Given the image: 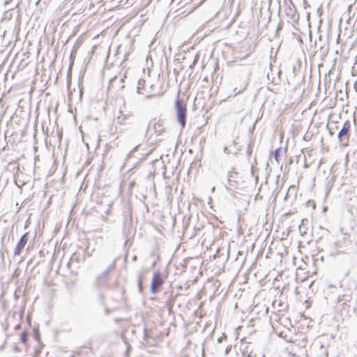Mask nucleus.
<instances>
[{
  "label": "nucleus",
  "instance_id": "2",
  "mask_svg": "<svg viewBox=\"0 0 357 357\" xmlns=\"http://www.w3.org/2000/svg\"><path fill=\"white\" fill-rule=\"evenodd\" d=\"M175 109L176 111V119L182 128L186 125L187 107L183 100H181L178 97L175 101Z\"/></svg>",
  "mask_w": 357,
  "mask_h": 357
},
{
  "label": "nucleus",
  "instance_id": "21",
  "mask_svg": "<svg viewBox=\"0 0 357 357\" xmlns=\"http://www.w3.org/2000/svg\"><path fill=\"white\" fill-rule=\"evenodd\" d=\"M131 349V346L130 344L127 345L126 354H128Z\"/></svg>",
  "mask_w": 357,
  "mask_h": 357
},
{
  "label": "nucleus",
  "instance_id": "12",
  "mask_svg": "<svg viewBox=\"0 0 357 357\" xmlns=\"http://www.w3.org/2000/svg\"><path fill=\"white\" fill-rule=\"evenodd\" d=\"M143 344L145 346H149L151 343L149 341V335L147 333V329H144V337H143Z\"/></svg>",
  "mask_w": 357,
  "mask_h": 357
},
{
  "label": "nucleus",
  "instance_id": "27",
  "mask_svg": "<svg viewBox=\"0 0 357 357\" xmlns=\"http://www.w3.org/2000/svg\"><path fill=\"white\" fill-rule=\"evenodd\" d=\"M329 133H330L331 136H333L334 134V132L333 131H331V129H329Z\"/></svg>",
  "mask_w": 357,
  "mask_h": 357
},
{
  "label": "nucleus",
  "instance_id": "29",
  "mask_svg": "<svg viewBox=\"0 0 357 357\" xmlns=\"http://www.w3.org/2000/svg\"><path fill=\"white\" fill-rule=\"evenodd\" d=\"M36 338H38V333L35 332Z\"/></svg>",
  "mask_w": 357,
  "mask_h": 357
},
{
  "label": "nucleus",
  "instance_id": "4",
  "mask_svg": "<svg viewBox=\"0 0 357 357\" xmlns=\"http://www.w3.org/2000/svg\"><path fill=\"white\" fill-rule=\"evenodd\" d=\"M84 261V256L82 254L75 252L72 255L70 260L66 264V266L72 275H77V270L71 269V267L75 266L77 268L79 266V264Z\"/></svg>",
  "mask_w": 357,
  "mask_h": 357
},
{
  "label": "nucleus",
  "instance_id": "18",
  "mask_svg": "<svg viewBox=\"0 0 357 357\" xmlns=\"http://www.w3.org/2000/svg\"><path fill=\"white\" fill-rule=\"evenodd\" d=\"M138 146H136L135 147H134V148L130 151V152L129 153L128 156H131V155L133 154V153H135V151H137V149H138Z\"/></svg>",
  "mask_w": 357,
  "mask_h": 357
},
{
  "label": "nucleus",
  "instance_id": "35",
  "mask_svg": "<svg viewBox=\"0 0 357 357\" xmlns=\"http://www.w3.org/2000/svg\"><path fill=\"white\" fill-rule=\"evenodd\" d=\"M106 312L109 313V310L108 309H106Z\"/></svg>",
  "mask_w": 357,
  "mask_h": 357
},
{
  "label": "nucleus",
  "instance_id": "7",
  "mask_svg": "<svg viewBox=\"0 0 357 357\" xmlns=\"http://www.w3.org/2000/svg\"><path fill=\"white\" fill-rule=\"evenodd\" d=\"M28 239H29V233L28 232L24 234L21 236L20 241H18V243H17V245L15 246V248L14 250L15 255H19L21 253L22 250L24 249V246L27 243Z\"/></svg>",
  "mask_w": 357,
  "mask_h": 357
},
{
  "label": "nucleus",
  "instance_id": "14",
  "mask_svg": "<svg viewBox=\"0 0 357 357\" xmlns=\"http://www.w3.org/2000/svg\"><path fill=\"white\" fill-rule=\"evenodd\" d=\"M161 125L160 123H155L153 126V129L155 132H158V135H160L162 132H163L164 129L160 128Z\"/></svg>",
  "mask_w": 357,
  "mask_h": 357
},
{
  "label": "nucleus",
  "instance_id": "25",
  "mask_svg": "<svg viewBox=\"0 0 357 357\" xmlns=\"http://www.w3.org/2000/svg\"><path fill=\"white\" fill-rule=\"evenodd\" d=\"M224 151H225V153H229V150H228L227 147H225V148H224Z\"/></svg>",
  "mask_w": 357,
  "mask_h": 357
},
{
  "label": "nucleus",
  "instance_id": "17",
  "mask_svg": "<svg viewBox=\"0 0 357 357\" xmlns=\"http://www.w3.org/2000/svg\"><path fill=\"white\" fill-rule=\"evenodd\" d=\"M20 337H21V338H20L21 339V342L22 343L25 344L27 342V340H28V333H25V332H23V333H22Z\"/></svg>",
  "mask_w": 357,
  "mask_h": 357
},
{
  "label": "nucleus",
  "instance_id": "30",
  "mask_svg": "<svg viewBox=\"0 0 357 357\" xmlns=\"http://www.w3.org/2000/svg\"><path fill=\"white\" fill-rule=\"evenodd\" d=\"M120 82H124V79L123 78H121Z\"/></svg>",
  "mask_w": 357,
  "mask_h": 357
},
{
  "label": "nucleus",
  "instance_id": "5",
  "mask_svg": "<svg viewBox=\"0 0 357 357\" xmlns=\"http://www.w3.org/2000/svg\"><path fill=\"white\" fill-rule=\"evenodd\" d=\"M351 128V123L349 120L344 121L342 128L338 132L337 138L339 142L342 145H347L349 139V130Z\"/></svg>",
  "mask_w": 357,
  "mask_h": 357
},
{
  "label": "nucleus",
  "instance_id": "16",
  "mask_svg": "<svg viewBox=\"0 0 357 357\" xmlns=\"http://www.w3.org/2000/svg\"><path fill=\"white\" fill-rule=\"evenodd\" d=\"M281 149L280 148H278V149H276L275 152H274V158L275 160L277 161V162H279V157H280V153H281Z\"/></svg>",
  "mask_w": 357,
  "mask_h": 357
},
{
  "label": "nucleus",
  "instance_id": "34",
  "mask_svg": "<svg viewBox=\"0 0 357 357\" xmlns=\"http://www.w3.org/2000/svg\"><path fill=\"white\" fill-rule=\"evenodd\" d=\"M349 272H350V269H349V270L347 271V273H346V274H347V275H349Z\"/></svg>",
  "mask_w": 357,
  "mask_h": 357
},
{
  "label": "nucleus",
  "instance_id": "23",
  "mask_svg": "<svg viewBox=\"0 0 357 357\" xmlns=\"http://www.w3.org/2000/svg\"><path fill=\"white\" fill-rule=\"evenodd\" d=\"M231 350V347H227L225 349V354H227Z\"/></svg>",
  "mask_w": 357,
  "mask_h": 357
},
{
  "label": "nucleus",
  "instance_id": "22",
  "mask_svg": "<svg viewBox=\"0 0 357 357\" xmlns=\"http://www.w3.org/2000/svg\"><path fill=\"white\" fill-rule=\"evenodd\" d=\"M120 292H121V298H123V294L125 293V290L123 289H121Z\"/></svg>",
  "mask_w": 357,
  "mask_h": 357
},
{
  "label": "nucleus",
  "instance_id": "28",
  "mask_svg": "<svg viewBox=\"0 0 357 357\" xmlns=\"http://www.w3.org/2000/svg\"><path fill=\"white\" fill-rule=\"evenodd\" d=\"M20 327V324H17L15 326V329L17 330Z\"/></svg>",
  "mask_w": 357,
  "mask_h": 357
},
{
  "label": "nucleus",
  "instance_id": "15",
  "mask_svg": "<svg viewBox=\"0 0 357 357\" xmlns=\"http://www.w3.org/2000/svg\"><path fill=\"white\" fill-rule=\"evenodd\" d=\"M129 228H130V226L125 223L123 225V233L126 238H127L129 235V232H128Z\"/></svg>",
  "mask_w": 357,
  "mask_h": 357
},
{
  "label": "nucleus",
  "instance_id": "3",
  "mask_svg": "<svg viewBox=\"0 0 357 357\" xmlns=\"http://www.w3.org/2000/svg\"><path fill=\"white\" fill-rule=\"evenodd\" d=\"M165 280L162 276L161 272L157 270L154 272L151 283V291L152 294H157L160 290Z\"/></svg>",
  "mask_w": 357,
  "mask_h": 357
},
{
  "label": "nucleus",
  "instance_id": "36",
  "mask_svg": "<svg viewBox=\"0 0 357 357\" xmlns=\"http://www.w3.org/2000/svg\"><path fill=\"white\" fill-rule=\"evenodd\" d=\"M240 92H241V91H238L236 92V94L239 93Z\"/></svg>",
  "mask_w": 357,
  "mask_h": 357
},
{
  "label": "nucleus",
  "instance_id": "6",
  "mask_svg": "<svg viewBox=\"0 0 357 357\" xmlns=\"http://www.w3.org/2000/svg\"><path fill=\"white\" fill-rule=\"evenodd\" d=\"M237 172L234 168H232L231 171L228 172L227 175V183L225 185L226 188L229 191H233L234 189L238 188V183L236 181Z\"/></svg>",
  "mask_w": 357,
  "mask_h": 357
},
{
  "label": "nucleus",
  "instance_id": "32",
  "mask_svg": "<svg viewBox=\"0 0 357 357\" xmlns=\"http://www.w3.org/2000/svg\"><path fill=\"white\" fill-rule=\"evenodd\" d=\"M299 230H300V232H301V233H302V232H303V231H302V229H301V226H299Z\"/></svg>",
  "mask_w": 357,
  "mask_h": 357
},
{
  "label": "nucleus",
  "instance_id": "11",
  "mask_svg": "<svg viewBox=\"0 0 357 357\" xmlns=\"http://www.w3.org/2000/svg\"><path fill=\"white\" fill-rule=\"evenodd\" d=\"M242 354L243 357H257L256 354L252 351H249L248 348L245 349Z\"/></svg>",
  "mask_w": 357,
  "mask_h": 357
},
{
  "label": "nucleus",
  "instance_id": "39",
  "mask_svg": "<svg viewBox=\"0 0 357 357\" xmlns=\"http://www.w3.org/2000/svg\"><path fill=\"white\" fill-rule=\"evenodd\" d=\"M262 357H266V356L264 354H263Z\"/></svg>",
  "mask_w": 357,
  "mask_h": 357
},
{
  "label": "nucleus",
  "instance_id": "38",
  "mask_svg": "<svg viewBox=\"0 0 357 357\" xmlns=\"http://www.w3.org/2000/svg\"><path fill=\"white\" fill-rule=\"evenodd\" d=\"M214 190H215V187H213V188H212V191H214Z\"/></svg>",
  "mask_w": 357,
  "mask_h": 357
},
{
  "label": "nucleus",
  "instance_id": "33",
  "mask_svg": "<svg viewBox=\"0 0 357 357\" xmlns=\"http://www.w3.org/2000/svg\"><path fill=\"white\" fill-rule=\"evenodd\" d=\"M241 220V215H238V221L239 222Z\"/></svg>",
  "mask_w": 357,
  "mask_h": 357
},
{
  "label": "nucleus",
  "instance_id": "1",
  "mask_svg": "<svg viewBox=\"0 0 357 357\" xmlns=\"http://www.w3.org/2000/svg\"><path fill=\"white\" fill-rule=\"evenodd\" d=\"M115 268V262L110 264L100 275H98L94 282V287L98 290L114 289L118 283L115 281L114 283L109 282V275Z\"/></svg>",
  "mask_w": 357,
  "mask_h": 357
},
{
  "label": "nucleus",
  "instance_id": "10",
  "mask_svg": "<svg viewBox=\"0 0 357 357\" xmlns=\"http://www.w3.org/2000/svg\"><path fill=\"white\" fill-rule=\"evenodd\" d=\"M145 80L140 79L137 83V91L138 93H143L142 89H144Z\"/></svg>",
  "mask_w": 357,
  "mask_h": 357
},
{
  "label": "nucleus",
  "instance_id": "19",
  "mask_svg": "<svg viewBox=\"0 0 357 357\" xmlns=\"http://www.w3.org/2000/svg\"><path fill=\"white\" fill-rule=\"evenodd\" d=\"M157 95H160V93H152L151 94L146 95V98H151L152 96H155Z\"/></svg>",
  "mask_w": 357,
  "mask_h": 357
},
{
  "label": "nucleus",
  "instance_id": "26",
  "mask_svg": "<svg viewBox=\"0 0 357 357\" xmlns=\"http://www.w3.org/2000/svg\"><path fill=\"white\" fill-rule=\"evenodd\" d=\"M137 255H134V256L132 257V260H133V261H136V260H137Z\"/></svg>",
  "mask_w": 357,
  "mask_h": 357
},
{
  "label": "nucleus",
  "instance_id": "37",
  "mask_svg": "<svg viewBox=\"0 0 357 357\" xmlns=\"http://www.w3.org/2000/svg\"><path fill=\"white\" fill-rule=\"evenodd\" d=\"M150 128V127L149 126L148 128L146 129V132L149 131V129Z\"/></svg>",
  "mask_w": 357,
  "mask_h": 357
},
{
  "label": "nucleus",
  "instance_id": "9",
  "mask_svg": "<svg viewBox=\"0 0 357 357\" xmlns=\"http://www.w3.org/2000/svg\"><path fill=\"white\" fill-rule=\"evenodd\" d=\"M143 278L144 275L143 274H139L137 277V287L138 290L140 294L143 292Z\"/></svg>",
  "mask_w": 357,
  "mask_h": 357
},
{
  "label": "nucleus",
  "instance_id": "13",
  "mask_svg": "<svg viewBox=\"0 0 357 357\" xmlns=\"http://www.w3.org/2000/svg\"><path fill=\"white\" fill-rule=\"evenodd\" d=\"M65 284H66V288L69 291H72L73 289V288L75 287V282H74L73 280H67L65 282Z\"/></svg>",
  "mask_w": 357,
  "mask_h": 357
},
{
  "label": "nucleus",
  "instance_id": "24",
  "mask_svg": "<svg viewBox=\"0 0 357 357\" xmlns=\"http://www.w3.org/2000/svg\"><path fill=\"white\" fill-rule=\"evenodd\" d=\"M99 298H100V299L101 301H103V299H104V295H103L102 294H100L99 295Z\"/></svg>",
  "mask_w": 357,
  "mask_h": 357
},
{
  "label": "nucleus",
  "instance_id": "31",
  "mask_svg": "<svg viewBox=\"0 0 357 357\" xmlns=\"http://www.w3.org/2000/svg\"><path fill=\"white\" fill-rule=\"evenodd\" d=\"M124 87H125V86H124V85H123V84H122V85H121V89H124Z\"/></svg>",
  "mask_w": 357,
  "mask_h": 357
},
{
  "label": "nucleus",
  "instance_id": "20",
  "mask_svg": "<svg viewBox=\"0 0 357 357\" xmlns=\"http://www.w3.org/2000/svg\"><path fill=\"white\" fill-rule=\"evenodd\" d=\"M225 338H226V336H225V335H223V336H222V337H220L218 339V342L219 343H220V342H222V341L224 339H225Z\"/></svg>",
  "mask_w": 357,
  "mask_h": 357
},
{
  "label": "nucleus",
  "instance_id": "8",
  "mask_svg": "<svg viewBox=\"0 0 357 357\" xmlns=\"http://www.w3.org/2000/svg\"><path fill=\"white\" fill-rule=\"evenodd\" d=\"M119 115L116 119V122L120 125H125L128 123V121L133 116V112L131 111L124 112L123 111L119 112Z\"/></svg>",
  "mask_w": 357,
  "mask_h": 357
}]
</instances>
